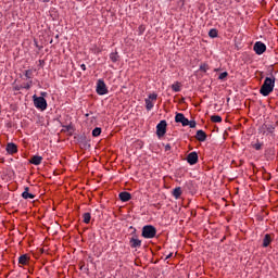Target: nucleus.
I'll use <instances>...</instances> for the list:
<instances>
[{"label":"nucleus","mask_w":278,"mask_h":278,"mask_svg":"<svg viewBox=\"0 0 278 278\" xmlns=\"http://www.w3.org/2000/svg\"><path fill=\"white\" fill-rule=\"evenodd\" d=\"M275 90V76L266 77L261 86L260 93L263 97H268Z\"/></svg>","instance_id":"obj_1"},{"label":"nucleus","mask_w":278,"mask_h":278,"mask_svg":"<svg viewBox=\"0 0 278 278\" xmlns=\"http://www.w3.org/2000/svg\"><path fill=\"white\" fill-rule=\"evenodd\" d=\"M141 236L147 240H151L155 238V236H157V229L155 228V226H152V225L143 226Z\"/></svg>","instance_id":"obj_2"},{"label":"nucleus","mask_w":278,"mask_h":278,"mask_svg":"<svg viewBox=\"0 0 278 278\" xmlns=\"http://www.w3.org/2000/svg\"><path fill=\"white\" fill-rule=\"evenodd\" d=\"M34 99V105L37 108V110H41V112H45L47 110V100L43 97H33Z\"/></svg>","instance_id":"obj_3"},{"label":"nucleus","mask_w":278,"mask_h":278,"mask_svg":"<svg viewBox=\"0 0 278 278\" xmlns=\"http://www.w3.org/2000/svg\"><path fill=\"white\" fill-rule=\"evenodd\" d=\"M166 127H168V123H166V119H162L156 125V136H157V138H164V136H166Z\"/></svg>","instance_id":"obj_4"},{"label":"nucleus","mask_w":278,"mask_h":278,"mask_svg":"<svg viewBox=\"0 0 278 278\" xmlns=\"http://www.w3.org/2000/svg\"><path fill=\"white\" fill-rule=\"evenodd\" d=\"M97 94H100V97H103V94H108V85H105V81L103 79H98L97 86H96Z\"/></svg>","instance_id":"obj_5"},{"label":"nucleus","mask_w":278,"mask_h":278,"mask_svg":"<svg viewBox=\"0 0 278 278\" xmlns=\"http://www.w3.org/2000/svg\"><path fill=\"white\" fill-rule=\"evenodd\" d=\"M254 51L256 55H262L266 52V45L262 41H256L254 45Z\"/></svg>","instance_id":"obj_6"},{"label":"nucleus","mask_w":278,"mask_h":278,"mask_svg":"<svg viewBox=\"0 0 278 278\" xmlns=\"http://www.w3.org/2000/svg\"><path fill=\"white\" fill-rule=\"evenodd\" d=\"M187 162L190 166H194L199 162V154L197 152H190L187 155Z\"/></svg>","instance_id":"obj_7"},{"label":"nucleus","mask_w":278,"mask_h":278,"mask_svg":"<svg viewBox=\"0 0 278 278\" xmlns=\"http://www.w3.org/2000/svg\"><path fill=\"white\" fill-rule=\"evenodd\" d=\"M175 121L176 123H181L182 127H188V118L186 117V115H184V113H177L175 116Z\"/></svg>","instance_id":"obj_8"},{"label":"nucleus","mask_w":278,"mask_h":278,"mask_svg":"<svg viewBox=\"0 0 278 278\" xmlns=\"http://www.w3.org/2000/svg\"><path fill=\"white\" fill-rule=\"evenodd\" d=\"M129 245L131 249H140L142 247V240L138 239L136 236L130 238Z\"/></svg>","instance_id":"obj_9"},{"label":"nucleus","mask_w":278,"mask_h":278,"mask_svg":"<svg viewBox=\"0 0 278 278\" xmlns=\"http://www.w3.org/2000/svg\"><path fill=\"white\" fill-rule=\"evenodd\" d=\"M5 150L9 155H14V153H18V147L13 142L8 143Z\"/></svg>","instance_id":"obj_10"},{"label":"nucleus","mask_w":278,"mask_h":278,"mask_svg":"<svg viewBox=\"0 0 278 278\" xmlns=\"http://www.w3.org/2000/svg\"><path fill=\"white\" fill-rule=\"evenodd\" d=\"M195 139L199 142H205V140H207V134H205V131L203 130H198L195 135Z\"/></svg>","instance_id":"obj_11"},{"label":"nucleus","mask_w":278,"mask_h":278,"mask_svg":"<svg viewBox=\"0 0 278 278\" xmlns=\"http://www.w3.org/2000/svg\"><path fill=\"white\" fill-rule=\"evenodd\" d=\"M118 198L123 201V203H127V201H131V193L123 191L118 194Z\"/></svg>","instance_id":"obj_12"},{"label":"nucleus","mask_w":278,"mask_h":278,"mask_svg":"<svg viewBox=\"0 0 278 278\" xmlns=\"http://www.w3.org/2000/svg\"><path fill=\"white\" fill-rule=\"evenodd\" d=\"M30 164H34V166H40V164H42V156L40 155H34L30 160H29Z\"/></svg>","instance_id":"obj_13"},{"label":"nucleus","mask_w":278,"mask_h":278,"mask_svg":"<svg viewBox=\"0 0 278 278\" xmlns=\"http://www.w3.org/2000/svg\"><path fill=\"white\" fill-rule=\"evenodd\" d=\"M270 242H273V236L266 233L263 238V247L266 249L267 247H270Z\"/></svg>","instance_id":"obj_14"},{"label":"nucleus","mask_w":278,"mask_h":278,"mask_svg":"<svg viewBox=\"0 0 278 278\" xmlns=\"http://www.w3.org/2000/svg\"><path fill=\"white\" fill-rule=\"evenodd\" d=\"M22 197L24 199H36V195L34 193H29V187L24 188V192L22 193Z\"/></svg>","instance_id":"obj_15"},{"label":"nucleus","mask_w":278,"mask_h":278,"mask_svg":"<svg viewBox=\"0 0 278 278\" xmlns=\"http://www.w3.org/2000/svg\"><path fill=\"white\" fill-rule=\"evenodd\" d=\"M184 193V191L181 190V187H176L172 194L175 199H180L181 194Z\"/></svg>","instance_id":"obj_16"},{"label":"nucleus","mask_w":278,"mask_h":278,"mask_svg":"<svg viewBox=\"0 0 278 278\" xmlns=\"http://www.w3.org/2000/svg\"><path fill=\"white\" fill-rule=\"evenodd\" d=\"M27 262H29V256H27V254H23L18 257V264L27 266Z\"/></svg>","instance_id":"obj_17"},{"label":"nucleus","mask_w":278,"mask_h":278,"mask_svg":"<svg viewBox=\"0 0 278 278\" xmlns=\"http://www.w3.org/2000/svg\"><path fill=\"white\" fill-rule=\"evenodd\" d=\"M263 129L264 131H267V134H273V131H275V126L273 124H264Z\"/></svg>","instance_id":"obj_18"},{"label":"nucleus","mask_w":278,"mask_h":278,"mask_svg":"<svg viewBox=\"0 0 278 278\" xmlns=\"http://www.w3.org/2000/svg\"><path fill=\"white\" fill-rule=\"evenodd\" d=\"M146 109L148 110V112H151V110H153L155 103H153V101H151L150 99H146Z\"/></svg>","instance_id":"obj_19"},{"label":"nucleus","mask_w":278,"mask_h":278,"mask_svg":"<svg viewBox=\"0 0 278 278\" xmlns=\"http://www.w3.org/2000/svg\"><path fill=\"white\" fill-rule=\"evenodd\" d=\"M91 218H92V216L90 215V213L83 214V223H85L86 225L90 224Z\"/></svg>","instance_id":"obj_20"},{"label":"nucleus","mask_w":278,"mask_h":278,"mask_svg":"<svg viewBox=\"0 0 278 278\" xmlns=\"http://www.w3.org/2000/svg\"><path fill=\"white\" fill-rule=\"evenodd\" d=\"M211 121L212 123H223V117L220 115H212Z\"/></svg>","instance_id":"obj_21"},{"label":"nucleus","mask_w":278,"mask_h":278,"mask_svg":"<svg viewBox=\"0 0 278 278\" xmlns=\"http://www.w3.org/2000/svg\"><path fill=\"white\" fill-rule=\"evenodd\" d=\"M208 36H210V38H218V30H216V28H212L208 31Z\"/></svg>","instance_id":"obj_22"},{"label":"nucleus","mask_w":278,"mask_h":278,"mask_svg":"<svg viewBox=\"0 0 278 278\" xmlns=\"http://www.w3.org/2000/svg\"><path fill=\"white\" fill-rule=\"evenodd\" d=\"M172 90L174 92H181V85H179V83L172 85Z\"/></svg>","instance_id":"obj_23"},{"label":"nucleus","mask_w":278,"mask_h":278,"mask_svg":"<svg viewBox=\"0 0 278 278\" xmlns=\"http://www.w3.org/2000/svg\"><path fill=\"white\" fill-rule=\"evenodd\" d=\"M92 136H93V138H99V136H101V128L96 127V128L92 130Z\"/></svg>","instance_id":"obj_24"},{"label":"nucleus","mask_w":278,"mask_h":278,"mask_svg":"<svg viewBox=\"0 0 278 278\" xmlns=\"http://www.w3.org/2000/svg\"><path fill=\"white\" fill-rule=\"evenodd\" d=\"M200 71H202V73H207V71H210V65H207V63L201 64Z\"/></svg>","instance_id":"obj_25"},{"label":"nucleus","mask_w":278,"mask_h":278,"mask_svg":"<svg viewBox=\"0 0 278 278\" xmlns=\"http://www.w3.org/2000/svg\"><path fill=\"white\" fill-rule=\"evenodd\" d=\"M111 62H116L118 60V52H112L110 54Z\"/></svg>","instance_id":"obj_26"},{"label":"nucleus","mask_w":278,"mask_h":278,"mask_svg":"<svg viewBox=\"0 0 278 278\" xmlns=\"http://www.w3.org/2000/svg\"><path fill=\"white\" fill-rule=\"evenodd\" d=\"M24 75L27 79H31V77H34V72L31 70H26Z\"/></svg>","instance_id":"obj_27"},{"label":"nucleus","mask_w":278,"mask_h":278,"mask_svg":"<svg viewBox=\"0 0 278 278\" xmlns=\"http://www.w3.org/2000/svg\"><path fill=\"white\" fill-rule=\"evenodd\" d=\"M228 76H229V73L224 72V73L219 74L218 79L223 80V79L227 78Z\"/></svg>","instance_id":"obj_28"},{"label":"nucleus","mask_w":278,"mask_h":278,"mask_svg":"<svg viewBox=\"0 0 278 278\" xmlns=\"http://www.w3.org/2000/svg\"><path fill=\"white\" fill-rule=\"evenodd\" d=\"M148 99H150V101H157V93H151V94H149V98Z\"/></svg>","instance_id":"obj_29"},{"label":"nucleus","mask_w":278,"mask_h":278,"mask_svg":"<svg viewBox=\"0 0 278 278\" xmlns=\"http://www.w3.org/2000/svg\"><path fill=\"white\" fill-rule=\"evenodd\" d=\"M262 147H263V144L260 143V142L253 144V149H255V151H261V150H262Z\"/></svg>","instance_id":"obj_30"},{"label":"nucleus","mask_w":278,"mask_h":278,"mask_svg":"<svg viewBox=\"0 0 278 278\" xmlns=\"http://www.w3.org/2000/svg\"><path fill=\"white\" fill-rule=\"evenodd\" d=\"M188 126H189L191 129H194V127H197V122H194V121H188Z\"/></svg>","instance_id":"obj_31"},{"label":"nucleus","mask_w":278,"mask_h":278,"mask_svg":"<svg viewBox=\"0 0 278 278\" xmlns=\"http://www.w3.org/2000/svg\"><path fill=\"white\" fill-rule=\"evenodd\" d=\"M31 84H33V81L30 80L29 83H27V84L24 86V88H25L26 90H29V89L31 88Z\"/></svg>","instance_id":"obj_32"},{"label":"nucleus","mask_w":278,"mask_h":278,"mask_svg":"<svg viewBox=\"0 0 278 278\" xmlns=\"http://www.w3.org/2000/svg\"><path fill=\"white\" fill-rule=\"evenodd\" d=\"M170 149H172L170 143H167V144L165 146V151H170Z\"/></svg>","instance_id":"obj_33"},{"label":"nucleus","mask_w":278,"mask_h":278,"mask_svg":"<svg viewBox=\"0 0 278 278\" xmlns=\"http://www.w3.org/2000/svg\"><path fill=\"white\" fill-rule=\"evenodd\" d=\"M173 257V253H169L166 257H165V260H170Z\"/></svg>","instance_id":"obj_34"},{"label":"nucleus","mask_w":278,"mask_h":278,"mask_svg":"<svg viewBox=\"0 0 278 278\" xmlns=\"http://www.w3.org/2000/svg\"><path fill=\"white\" fill-rule=\"evenodd\" d=\"M81 71H86V64L80 65Z\"/></svg>","instance_id":"obj_35"},{"label":"nucleus","mask_w":278,"mask_h":278,"mask_svg":"<svg viewBox=\"0 0 278 278\" xmlns=\"http://www.w3.org/2000/svg\"><path fill=\"white\" fill-rule=\"evenodd\" d=\"M85 147L90 148V143L86 142V143H85Z\"/></svg>","instance_id":"obj_36"},{"label":"nucleus","mask_w":278,"mask_h":278,"mask_svg":"<svg viewBox=\"0 0 278 278\" xmlns=\"http://www.w3.org/2000/svg\"><path fill=\"white\" fill-rule=\"evenodd\" d=\"M41 94H42V97H45V94H47V92H42Z\"/></svg>","instance_id":"obj_37"}]
</instances>
